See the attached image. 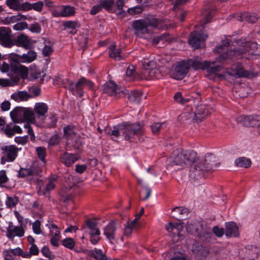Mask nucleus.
<instances>
[{
    "label": "nucleus",
    "mask_w": 260,
    "mask_h": 260,
    "mask_svg": "<svg viewBox=\"0 0 260 260\" xmlns=\"http://www.w3.org/2000/svg\"><path fill=\"white\" fill-rule=\"evenodd\" d=\"M213 232L215 234V235L218 237H222L224 233V231L223 229L219 228L217 226L213 227Z\"/></svg>",
    "instance_id": "nucleus-57"
},
{
    "label": "nucleus",
    "mask_w": 260,
    "mask_h": 260,
    "mask_svg": "<svg viewBox=\"0 0 260 260\" xmlns=\"http://www.w3.org/2000/svg\"><path fill=\"white\" fill-rule=\"evenodd\" d=\"M159 21L157 19L138 20L133 22V26L135 30V34L140 37L147 38L151 31L150 27L158 26Z\"/></svg>",
    "instance_id": "nucleus-6"
},
{
    "label": "nucleus",
    "mask_w": 260,
    "mask_h": 260,
    "mask_svg": "<svg viewBox=\"0 0 260 260\" xmlns=\"http://www.w3.org/2000/svg\"><path fill=\"white\" fill-rule=\"evenodd\" d=\"M16 45L25 48H28L31 43L27 36L24 35H21L17 37Z\"/></svg>",
    "instance_id": "nucleus-32"
},
{
    "label": "nucleus",
    "mask_w": 260,
    "mask_h": 260,
    "mask_svg": "<svg viewBox=\"0 0 260 260\" xmlns=\"http://www.w3.org/2000/svg\"><path fill=\"white\" fill-rule=\"evenodd\" d=\"M143 66L145 70L143 76H140V79H151L158 78L159 72L156 69V63L153 60L145 59L143 61Z\"/></svg>",
    "instance_id": "nucleus-7"
},
{
    "label": "nucleus",
    "mask_w": 260,
    "mask_h": 260,
    "mask_svg": "<svg viewBox=\"0 0 260 260\" xmlns=\"http://www.w3.org/2000/svg\"><path fill=\"white\" fill-rule=\"evenodd\" d=\"M90 254L96 260H108L106 256L100 249H95L90 251Z\"/></svg>",
    "instance_id": "nucleus-39"
},
{
    "label": "nucleus",
    "mask_w": 260,
    "mask_h": 260,
    "mask_svg": "<svg viewBox=\"0 0 260 260\" xmlns=\"http://www.w3.org/2000/svg\"><path fill=\"white\" fill-rule=\"evenodd\" d=\"M37 57L36 53L34 51H29L26 54H23L22 56L12 54L10 57L15 61L18 62H31L34 61Z\"/></svg>",
    "instance_id": "nucleus-13"
},
{
    "label": "nucleus",
    "mask_w": 260,
    "mask_h": 260,
    "mask_svg": "<svg viewBox=\"0 0 260 260\" xmlns=\"http://www.w3.org/2000/svg\"><path fill=\"white\" fill-rule=\"evenodd\" d=\"M214 8L211 5H208L204 6V10L202 13L204 20L202 21L200 32H198L197 29L192 32L190 36L188 42L190 45L194 49H198L205 46L204 42L208 37L207 35L204 34L203 29L204 28L203 26L208 23L212 18ZM198 29V27L196 28Z\"/></svg>",
    "instance_id": "nucleus-3"
},
{
    "label": "nucleus",
    "mask_w": 260,
    "mask_h": 260,
    "mask_svg": "<svg viewBox=\"0 0 260 260\" xmlns=\"http://www.w3.org/2000/svg\"><path fill=\"white\" fill-rule=\"evenodd\" d=\"M36 152L38 157L42 161L43 163L45 164L46 163V149L43 147H39L36 148Z\"/></svg>",
    "instance_id": "nucleus-48"
},
{
    "label": "nucleus",
    "mask_w": 260,
    "mask_h": 260,
    "mask_svg": "<svg viewBox=\"0 0 260 260\" xmlns=\"http://www.w3.org/2000/svg\"><path fill=\"white\" fill-rule=\"evenodd\" d=\"M59 194L61 198V200L63 202L71 201L72 196L71 195V193L69 192V189L68 188H66L62 189L59 192Z\"/></svg>",
    "instance_id": "nucleus-38"
},
{
    "label": "nucleus",
    "mask_w": 260,
    "mask_h": 260,
    "mask_svg": "<svg viewBox=\"0 0 260 260\" xmlns=\"http://www.w3.org/2000/svg\"><path fill=\"white\" fill-rule=\"evenodd\" d=\"M27 24L26 22H22L15 24L13 26V29L16 30H21L27 28Z\"/></svg>",
    "instance_id": "nucleus-56"
},
{
    "label": "nucleus",
    "mask_w": 260,
    "mask_h": 260,
    "mask_svg": "<svg viewBox=\"0 0 260 260\" xmlns=\"http://www.w3.org/2000/svg\"><path fill=\"white\" fill-rule=\"evenodd\" d=\"M165 125V123L164 122H162V123L157 122V123H152L150 125V128H151L152 133L154 135H157L159 133L160 129L161 128H162L164 125Z\"/></svg>",
    "instance_id": "nucleus-50"
},
{
    "label": "nucleus",
    "mask_w": 260,
    "mask_h": 260,
    "mask_svg": "<svg viewBox=\"0 0 260 260\" xmlns=\"http://www.w3.org/2000/svg\"><path fill=\"white\" fill-rule=\"evenodd\" d=\"M60 160L66 167H69L78 160L80 156L78 153L65 152L60 156Z\"/></svg>",
    "instance_id": "nucleus-14"
},
{
    "label": "nucleus",
    "mask_w": 260,
    "mask_h": 260,
    "mask_svg": "<svg viewBox=\"0 0 260 260\" xmlns=\"http://www.w3.org/2000/svg\"><path fill=\"white\" fill-rule=\"evenodd\" d=\"M189 70L188 64L183 61L177 63L171 71V76L176 80L182 79L187 74Z\"/></svg>",
    "instance_id": "nucleus-9"
},
{
    "label": "nucleus",
    "mask_w": 260,
    "mask_h": 260,
    "mask_svg": "<svg viewBox=\"0 0 260 260\" xmlns=\"http://www.w3.org/2000/svg\"><path fill=\"white\" fill-rule=\"evenodd\" d=\"M3 157L8 161H13L17 155L18 149L14 145L6 146L2 148Z\"/></svg>",
    "instance_id": "nucleus-16"
},
{
    "label": "nucleus",
    "mask_w": 260,
    "mask_h": 260,
    "mask_svg": "<svg viewBox=\"0 0 260 260\" xmlns=\"http://www.w3.org/2000/svg\"><path fill=\"white\" fill-rule=\"evenodd\" d=\"M151 189L148 187H144L140 193V197L142 200H147L150 196Z\"/></svg>",
    "instance_id": "nucleus-53"
},
{
    "label": "nucleus",
    "mask_w": 260,
    "mask_h": 260,
    "mask_svg": "<svg viewBox=\"0 0 260 260\" xmlns=\"http://www.w3.org/2000/svg\"><path fill=\"white\" fill-rule=\"evenodd\" d=\"M215 159L216 158L213 155H207L204 162H200L198 165H194L193 167L191 168L190 177L198 179L202 175L204 176L205 172L212 171L218 166Z\"/></svg>",
    "instance_id": "nucleus-5"
},
{
    "label": "nucleus",
    "mask_w": 260,
    "mask_h": 260,
    "mask_svg": "<svg viewBox=\"0 0 260 260\" xmlns=\"http://www.w3.org/2000/svg\"><path fill=\"white\" fill-rule=\"evenodd\" d=\"M238 122L246 126H254L258 123L257 116L241 115L237 118Z\"/></svg>",
    "instance_id": "nucleus-17"
},
{
    "label": "nucleus",
    "mask_w": 260,
    "mask_h": 260,
    "mask_svg": "<svg viewBox=\"0 0 260 260\" xmlns=\"http://www.w3.org/2000/svg\"><path fill=\"white\" fill-rule=\"evenodd\" d=\"M209 114L210 112L206 106H198L196 112L194 113V119L197 122L201 121Z\"/></svg>",
    "instance_id": "nucleus-24"
},
{
    "label": "nucleus",
    "mask_w": 260,
    "mask_h": 260,
    "mask_svg": "<svg viewBox=\"0 0 260 260\" xmlns=\"http://www.w3.org/2000/svg\"><path fill=\"white\" fill-rule=\"evenodd\" d=\"M49 228L50 229V234L52 236L50 242L53 246H58V241L60 238V231L54 224H51Z\"/></svg>",
    "instance_id": "nucleus-21"
},
{
    "label": "nucleus",
    "mask_w": 260,
    "mask_h": 260,
    "mask_svg": "<svg viewBox=\"0 0 260 260\" xmlns=\"http://www.w3.org/2000/svg\"><path fill=\"white\" fill-rule=\"evenodd\" d=\"M87 169L86 165H76L75 171L79 174H82Z\"/></svg>",
    "instance_id": "nucleus-59"
},
{
    "label": "nucleus",
    "mask_w": 260,
    "mask_h": 260,
    "mask_svg": "<svg viewBox=\"0 0 260 260\" xmlns=\"http://www.w3.org/2000/svg\"><path fill=\"white\" fill-rule=\"evenodd\" d=\"M24 121H26L31 123H33L35 122V114L32 111L27 108H25Z\"/></svg>",
    "instance_id": "nucleus-40"
},
{
    "label": "nucleus",
    "mask_w": 260,
    "mask_h": 260,
    "mask_svg": "<svg viewBox=\"0 0 260 260\" xmlns=\"http://www.w3.org/2000/svg\"><path fill=\"white\" fill-rule=\"evenodd\" d=\"M30 30L34 32L39 33L41 31V27L37 24H33L30 25Z\"/></svg>",
    "instance_id": "nucleus-64"
},
{
    "label": "nucleus",
    "mask_w": 260,
    "mask_h": 260,
    "mask_svg": "<svg viewBox=\"0 0 260 260\" xmlns=\"http://www.w3.org/2000/svg\"><path fill=\"white\" fill-rule=\"evenodd\" d=\"M3 254L5 260H14V256L11 252V249L4 250Z\"/></svg>",
    "instance_id": "nucleus-55"
},
{
    "label": "nucleus",
    "mask_w": 260,
    "mask_h": 260,
    "mask_svg": "<svg viewBox=\"0 0 260 260\" xmlns=\"http://www.w3.org/2000/svg\"><path fill=\"white\" fill-rule=\"evenodd\" d=\"M135 67L133 66H129L126 72V75L129 77L131 80H135L140 78L139 76L135 73Z\"/></svg>",
    "instance_id": "nucleus-42"
},
{
    "label": "nucleus",
    "mask_w": 260,
    "mask_h": 260,
    "mask_svg": "<svg viewBox=\"0 0 260 260\" xmlns=\"http://www.w3.org/2000/svg\"><path fill=\"white\" fill-rule=\"evenodd\" d=\"M143 11V7L140 6H136L131 8H128L127 12L131 15H137L141 13Z\"/></svg>",
    "instance_id": "nucleus-52"
},
{
    "label": "nucleus",
    "mask_w": 260,
    "mask_h": 260,
    "mask_svg": "<svg viewBox=\"0 0 260 260\" xmlns=\"http://www.w3.org/2000/svg\"><path fill=\"white\" fill-rule=\"evenodd\" d=\"M93 86V83L86 79L84 77L81 78L76 83L74 82L70 87V91L74 95L81 97L83 94V88L86 86L90 88Z\"/></svg>",
    "instance_id": "nucleus-8"
},
{
    "label": "nucleus",
    "mask_w": 260,
    "mask_h": 260,
    "mask_svg": "<svg viewBox=\"0 0 260 260\" xmlns=\"http://www.w3.org/2000/svg\"><path fill=\"white\" fill-rule=\"evenodd\" d=\"M103 91L110 95H115L117 93L118 88L113 81L106 83L103 86Z\"/></svg>",
    "instance_id": "nucleus-30"
},
{
    "label": "nucleus",
    "mask_w": 260,
    "mask_h": 260,
    "mask_svg": "<svg viewBox=\"0 0 260 260\" xmlns=\"http://www.w3.org/2000/svg\"><path fill=\"white\" fill-rule=\"evenodd\" d=\"M105 133L111 137L113 141H117L119 136L121 134L126 140L131 141V140L140 134H143L142 126L139 123L131 124L125 123L114 126L113 129H105Z\"/></svg>",
    "instance_id": "nucleus-2"
},
{
    "label": "nucleus",
    "mask_w": 260,
    "mask_h": 260,
    "mask_svg": "<svg viewBox=\"0 0 260 260\" xmlns=\"http://www.w3.org/2000/svg\"><path fill=\"white\" fill-rule=\"evenodd\" d=\"M62 17H67L73 16L75 13V8L70 6H61Z\"/></svg>",
    "instance_id": "nucleus-33"
},
{
    "label": "nucleus",
    "mask_w": 260,
    "mask_h": 260,
    "mask_svg": "<svg viewBox=\"0 0 260 260\" xmlns=\"http://www.w3.org/2000/svg\"><path fill=\"white\" fill-rule=\"evenodd\" d=\"M57 84L60 85H62L65 88H67L70 90V86H72L73 82L69 79H63L60 77L56 78Z\"/></svg>",
    "instance_id": "nucleus-44"
},
{
    "label": "nucleus",
    "mask_w": 260,
    "mask_h": 260,
    "mask_svg": "<svg viewBox=\"0 0 260 260\" xmlns=\"http://www.w3.org/2000/svg\"><path fill=\"white\" fill-rule=\"evenodd\" d=\"M19 80V77L18 76L15 77L10 81L8 79H0V85L6 87L7 86H14L16 85Z\"/></svg>",
    "instance_id": "nucleus-37"
},
{
    "label": "nucleus",
    "mask_w": 260,
    "mask_h": 260,
    "mask_svg": "<svg viewBox=\"0 0 260 260\" xmlns=\"http://www.w3.org/2000/svg\"><path fill=\"white\" fill-rule=\"evenodd\" d=\"M114 3V0H100V4L102 8H104L107 11L111 10Z\"/></svg>",
    "instance_id": "nucleus-49"
},
{
    "label": "nucleus",
    "mask_w": 260,
    "mask_h": 260,
    "mask_svg": "<svg viewBox=\"0 0 260 260\" xmlns=\"http://www.w3.org/2000/svg\"><path fill=\"white\" fill-rule=\"evenodd\" d=\"M257 49V44L255 42L247 41L245 39L232 40L226 39L216 48L217 52L221 55L216 58L215 61H202L201 58L197 57L188 60L186 62L189 68L192 67L194 70H207L210 73H216L222 69V67L216 64V62H221L228 59L240 58L246 52H248L249 54L256 55L257 52L255 50Z\"/></svg>",
    "instance_id": "nucleus-1"
},
{
    "label": "nucleus",
    "mask_w": 260,
    "mask_h": 260,
    "mask_svg": "<svg viewBox=\"0 0 260 260\" xmlns=\"http://www.w3.org/2000/svg\"><path fill=\"white\" fill-rule=\"evenodd\" d=\"M86 224L89 230L90 242L94 245L96 244L100 240V235L101 234L97 223L90 220H87L86 221Z\"/></svg>",
    "instance_id": "nucleus-11"
},
{
    "label": "nucleus",
    "mask_w": 260,
    "mask_h": 260,
    "mask_svg": "<svg viewBox=\"0 0 260 260\" xmlns=\"http://www.w3.org/2000/svg\"><path fill=\"white\" fill-rule=\"evenodd\" d=\"M62 245L64 247L70 249H72L75 245V241L71 238H67L64 239L62 241Z\"/></svg>",
    "instance_id": "nucleus-51"
},
{
    "label": "nucleus",
    "mask_w": 260,
    "mask_h": 260,
    "mask_svg": "<svg viewBox=\"0 0 260 260\" xmlns=\"http://www.w3.org/2000/svg\"><path fill=\"white\" fill-rule=\"evenodd\" d=\"M102 9V7L100 4L94 6L91 9L90 14L94 15L100 12Z\"/></svg>",
    "instance_id": "nucleus-62"
},
{
    "label": "nucleus",
    "mask_w": 260,
    "mask_h": 260,
    "mask_svg": "<svg viewBox=\"0 0 260 260\" xmlns=\"http://www.w3.org/2000/svg\"><path fill=\"white\" fill-rule=\"evenodd\" d=\"M198 225H201L199 223H194V224H191L188 225L186 229L188 232H190L192 234L197 233L200 236L202 235V232L200 231V229L198 228Z\"/></svg>",
    "instance_id": "nucleus-45"
},
{
    "label": "nucleus",
    "mask_w": 260,
    "mask_h": 260,
    "mask_svg": "<svg viewBox=\"0 0 260 260\" xmlns=\"http://www.w3.org/2000/svg\"><path fill=\"white\" fill-rule=\"evenodd\" d=\"M18 198L15 196L7 197L5 204L8 208H11L15 207L18 204Z\"/></svg>",
    "instance_id": "nucleus-46"
},
{
    "label": "nucleus",
    "mask_w": 260,
    "mask_h": 260,
    "mask_svg": "<svg viewBox=\"0 0 260 260\" xmlns=\"http://www.w3.org/2000/svg\"><path fill=\"white\" fill-rule=\"evenodd\" d=\"M225 235L227 237H238L239 236L238 228L234 222L225 223Z\"/></svg>",
    "instance_id": "nucleus-22"
},
{
    "label": "nucleus",
    "mask_w": 260,
    "mask_h": 260,
    "mask_svg": "<svg viewBox=\"0 0 260 260\" xmlns=\"http://www.w3.org/2000/svg\"><path fill=\"white\" fill-rule=\"evenodd\" d=\"M117 229L116 224L114 221H111L103 229L104 235L111 243L115 239Z\"/></svg>",
    "instance_id": "nucleus-12"
},
{
    "label": "nucleus",
    "mask_w": 260,
    "mask_h": 260,
    "mask_svg": "<svg viewBox=\"0 0 260 260\" xmlns=\"http://www.w3.org/2000/svg\"><path fill=\"white\" fill-rule=\"evenodd\" d=\"M48 106L44 103H37L35 104L34 111L39 118L43 119L48 111Z\"/></svg>",
    "instance_id": "nucleus-25"
},
{
    "label": "nucleus",
    "mask_w": 260,
    "mask_h": 260,
    "mask_svg": "<svg viewBox=\"0 0 260 260\" xmlns=\"http://www.w3.org/2000/svg\"><path fill=\"white\" fill-rule=\"evenodd\" d=\"M64 136L67 139H70L75 135V127L72 125H68L64 127Z\"/></svg>",
    "instance_id": "nucleus-43"
},
{
    "label": "nucleus",
    "mask_w": 260,
    "mask_h": 260,
    "mask_svg": "<svg viewBox=\"0 0 260 260\" xmlns=\"http://www.w3.org/2000/svg\"><path fill=\"white\" fill-rule=\"evenodd\" d=\"M173 159L170 162V166H178V169H180L196 162L197 158V153L192 150L183 151L176 149L173 152Z\"/></svg>",
    "instance_id": "nucleus-4"
},
{
    "label": "nucleus",
    "mask_w": 260,
    "mask_h": 260,
    "mask_svg": "<svg viewBox=\"0 0 260 260\" xmlns=\"http://www.w3.org/2000/svg\"><path fill=\"white\" fill-rule=\"evenodd\" d=\"M6 4L10 9L24 11L23 8L25 2L23 0H6Z\"/></svg>",
    "instance_id": "nucleus-29"
},
{
    "label": "nucleus",
    "mask_w": 260,
    "mask_h": 260,
    "mask_svg": "<svg viewBox=\"0 0 260 260\" xmlns=\"http://www.w3.org/2000/svg\"><path fill=\"white\" fill-rule=\"evenodd\" d=\"M193 252L197 258L199 259H204L209 254V250L206 247L200 246L196 249H193Z\"/></svg>",
    "instance_id": "nucleus-31"
},
{
    "label": "nucleus",
    "mask_w": 260,
    "mask_h": 260,
    "mask_svg": "<svg viewBox=\"0 0 260 260\" xmlns=\"http://www.w3.org/2000/svg\"><path fill=\"white\" fill-rule=\"evenodd\" d=\"M4 133L9 137H11L15 134L12 127H11L9 125H7L5 127Z\"/></svg>",
    "instance_id": "nucleus-63"
},
{
    "label": "nucleus",
    "mask_w": 260,
    "mask_h": 260,
    "mask_svg": "<svg viewBox=\"0 0 260 260\" xmlns=\"http://www.w3.org/2000/svg\"><path fill=\"white\" fill-rule=\"evenodd\" d=\"M29 251L32 255H37L39 254V250L36 244H32L29 248Z\"/></svg>",
    "instance_id": "nucleus-60"
},
{
    "label": "nucleus",
    "mask_w": 260,
    "mask_h": 260,
    "mask_svg": "<svg viewBox=\"0 0 260 260\" xmlns=\"http://www.w3.org/2000/svg\"><path fill=\"white\" fill-rule=\"evenodd\" d=\"M182 225L178 223H173L170 222L166 225V229L168 232L172 233L174 234V240L178 241V238L176 239V238H179V239L182 238V236H181L180 232L182 230Z\"/></svg>",
    "instance_id": "nucleus-19"
},
{
    "label": "nucleus",
    "mask_w": 260,
    "mask_h": 260,
    "mask_svg": "<svg viewBox=\"0 0 260 260\" xmlns=\"http://www.w3.org/2000/svg\"><path fill=\"white\" fill-rule=\"evenodd\" d=\"M44 47L43 49V54L44 56L50 55L53 51L52 48L53 43L49 41L45 40L44 41Z\"/></svg>",
    "instance_id": "nucleus-36"
},
{
    "label": "nucleus",
    "mask_w": 260,
    "mask_h": 260,
    "mask_svg": "<svg viewBox=\"0 0 260 260\" xmlns=\"http://www.w3.org/2000/svg\"><path fill=\"white\" fill-rule=\"evenodd\" d=\"M235 164L237 167L248 168L251 165V160L249 158L242 157L236 159Z\"/></svg>",
    "instance_id": "nucleus-34"
},
{
    "label": "nucleus",
    "mask_w": 260,
    "mask_h": 260,
    "mask_svg": "<svg viewBox=\"0 0 260 260\" xmlns=\"http://www.w3.org/2000/svg\"><path fill=\"white\" fill-rule=\"evenodd\" d=\"M57 179V177L56 175H53L49 178L46 186V189L47 191H50L54 188Z\"/></svg>",
    "instance_id": "nucleus-47"
},
{
    "label": "nucleus",
    "mask_w": 260,
    "mask_h": 260,
    "mask_svg": "<svg viewBox=\"0 0 260 260\" xmlns=\"http://www.w3.org/2000/svg\"><path fill=\"white\" fill-rule=\"evenodd\" d=\"M109 55L111 58L115 60H120L123 59L125 56L121 54V50L119 48H117L115 44H113L109 47Z\"/></svg>",
    "instance_id": "nucleus-23"
},
{
    "label": "nucleus",
    "mask_w": 260,
    "mask_h": 260,
    "mask_svg": "<svg viewBox=\"0 0 260 260\" xmlns=\"http://www.w3.org/2000/svg\"><path fill=\"white\" fill-rule=\"evenodd\" d=\"M173 212L175 214L174 217L177 219H179L181 217L177 216L178 214H180V215H184L186 216H187L188 210L187 208L182 207H176L173 210Z\"/></svg>",
    "instance_id": "nucleus-41"
},
{
    "label": "nucleus",
    "mask_w": 260,
    "mask_h": 260,
    "mask_svg": "<svg viewBox=\"0 0 260 260\" xmlns=\"http://www.w3.org/2000/svg\"><path fill=\"white\" fill-rule=\"evenodd\" d=\"M11 97L16 102H23L27 101L31 95L25 91H19L13 93Z\"/></svg>",
    "instance_id": "nucleus-28"
},
{
    "label": "nucleus",
    "mask_w": 260,
    "mask_h": 260,
    "mask_svg": "<svg viewBox=\"0 0 260 260\" xmlns=\"http://www.w3.org/2000/svg\"><path fill=\"white\" fill-rule=\"evenodd\" d=\"M32 230L36 234L41 233V222L39 220H37L32 223Z\"/></svg>",
    "instance_id": "nucleus-54"
},
{
    "label": "nucleus",
    "mask_w": 260,
    "mask_h": 260,
    "mask_svg": "<svg viewBox=\"0 0 260 260\" xmlns=\"http://www.w3.org/2000/svg\"><path fill=\"white\" fill-rule=\"evenodd\" d=\"M225 73L236 77H248L249 76V73L245 71L241 64L234 66L231 69H226Z\"/></svg>",
    "instance_id": "nucleus-15"
},
{
    "label": "nucleus",
    "mask_w": 260,
    "mask_h": 260,
    "mask_svg": "<svg viewBox=\"0 0 260 260\" xmlns=\"http://www.w3.org/2000/svg\"><path fill=\"white\" fill-rule=\"evenodd\" d=\"M0 44L10 48L15 45L11 38V30L8 27H0Z\"/></svg>",
    "instance_id": "nucleus-10"
},
{
    "label": "nucleus",
    "mask_w": 260,
    "mask_h": 260,
    "mask_svg": "<svg viewBox=\"0 0 260 260\" xmlns=\"http://www.w3.org/2000/svg\"><path fill=\"white\" fill-rule=\"evenodd\" d=\"M24 128L27 129V133L30 135V139L31 141H34L35 136L33 132V130L29 124L24 125Z\"/></svg>",
    "instance_id": "nucleus-58"
},
{
    "label": "nucleus",
    "mask_w": 260,
    "mask_h": 260,
    "mask_svg": "<svg viewBox=\"0 0 260 260\" xmlns=\"http://www.w3.org/2000/svg\"><path fill=\"white\" fill-rule=\"evenodd\" d=\"M24 231L21 226H13L12 223H9L7 228V237L11 239H13L15 236L22 237L24 236Z\"/></svg>",
    "instance_id": "nucleus-18"
},
{
    "label": "nucleus",
    "mask_w": 260,
    "mask_h": 260,
    "mask_svg": "<svg viewBox=\"0 0 260 260\" xmlns=\"http://www.w3.org/2000/svg\"><path fill=\"white\" fill-rule=\"evenodd\" d=\"M44 6V3L42 1H38L35 3L31 4L28 2H25V4L23 5L24 11H28L31 9L34 10L37 12L42 11Z\"/></svg>",
    "instance_id": "nucleus-27"
},
{
    "label": "nucleus",
    "mask_w": 260,
    "mask_h": 260,
    "mask_svg": "<svg viewBox=\"0 0 260 260\" xmlns=\"http://www.w3.org/2000/svg\"><path fill=\"white\" fill-rule=\"evenodd\" d=\"M236 19L240 21H246L250 23H254L257 20V17L254 13L245 12L241 14L237 15Z\"/></svg>",
    "instance_id": "nucleus-26"
},
{
    "label": "nucleus",
    "mask_w": 260,
    "mask_h": 260,
    "mask_svg": "<svg viewBox=\"0 0 260 260\" xmlns=\"http://www.w3.org/2000/svg\"><path fill=\"white\" fill-rule=\"evenodd\" d=\"M141 98L142 93L137 90L132 91L128 95L129 100L135 103H139L141 100Z\"/></svg>",
    "instance_id": "nucleus-35"
},
{
    "label": "nucleus",
    "mask_w": 260,
    "mask_h": 260,
    "mask_svg": "<svg viewBox=\"0 0 260 260\" xmlns=\"http://www.w3.org/2000/svg\"><path fill=\"white\" fill-rule=\"evenodd\" d=\"M25 115V108L16 107L10 112L13 121L16 123L23 122Z\"/></svg>",
    "instance_id": "nucleus-20"
},
{
    "label": "nucleus",
    "mask_w": 260,
    "mask_h": 260,
    "mask_svg": "<svg viewBox=\"0 0 260 260\" xmlns=\"http://www.w3.org/2000/svg\"><path fill=\"white\" fill-rule=\"evenodd\" d=\"M18 70L20 72L22 78H25L27 76L28 70L27 68L24 66H19L18 67Z\"/></svg>",
    "instance_id": "nucleus-61"
}]
</instances>
